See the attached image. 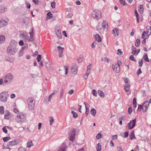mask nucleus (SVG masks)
Returning a JSON list of instances; mask_svg holds the SVG:
<instances>
[{
  "mask_svg": "<svg viewBox=\"0 0 151 151\" xmlns=\"http://www.w3.org/2000/svg\"><path fill=\"white\" fill-rule=\"evenodd\" d=\"M15 120L18 123L21 124L26 120L25 116L23 113L20 112L16 116Z\"/></svg>",
  "mask_w": 151,
  "mask_h": 151,
  "instance_id": "1",
  "label": "nucleus"
},
{
  "mask_svg": "<svg viewBox=\"0 0 151 151\" xmlns=\"http://www.w3.org/2000/svg\"><path fill=\"white\" fill-rule=\"evenodd\" d=\"M3 78L4 80L5 83H11L14 79V76L12 73H8L6 74Z\"/></svg>",
  "mask_w": 151,
  "mask_h": 151,
  "instance_id": "2",
  "label": "nucleus"
},
{
  "mask_svg": "<svg viewBox=\"0 0 151 151\" xmlns=\"http://www.w3.org/2000/svg\"><path fill=\"white\" fill-rule=\"evenodd\" d=\"M17 50L16 47L8 46L7 48L6 53L9 55H14L17 53Z\"/></svg>",
  "mask_w": 151,
  "mask_h": 151,
  "instance_id": "3",
  "label": "nucleus"
},
{
  "mask_svg": "<svg viewBox=\"0 0 151 151\" xmlns=\"http://www.w3.org/2000/svg\"><path fill=\"white\" fill-rule=\"evenodd\" d=\"M27 102L29 109L30 110H32L34 107L35 101L32 98L29 97L27 100Z\"/></svg>",
  "mask_w": 151,
  "mask_h": 151,
  "instance_id": "4",
  "label": "nucleus"
},
{
  "mask_svg": "<svg viewBox=\"0 0 151 151\" xmlns=\"http://www.w3.org/2000/svg\"><path fill=\"white\" fill-rule=\"evenodd\" d=\"M8 92L7 91H4L0 94V100L4 102L7 101V98L8 96Z\"/></svg>",
  "mask_w": 151,
  "mask_h": 151,
  "instance_id": "5",
  "label": "nucleus"
},
{
  "mask_svg": "<svg viewBox=\"0 0 151 151\" xmlns=\"http://www.w3.org/2000/svg\"><path fill=\"white\" fill-rule=\"evenodd\" d=\"M91 15L93 18L96 19H100L101 17V11L98 10H94L92 12Z\"/></svg>",
  "mask_w": 151,
  "mask_h": 151,
  "instance_id": "6",
  "label": "nucleus"
},
{
  "mask_svg": "<svg viewBox=\"0 0 151 151\" xmlns=\"http://www.w3.org/2000/svg\"><path fill=\"white\" fill-rule=\"evenodd\" d=\"M20 139H16L12 141L8 142L7 143V145L8 146H9V147L17 145L20 142Z\"/></svg>",
  "mask_w": 151,
  "mask_h": 151,
  "instance_id": "7",
  "label": "nucleus"
},
{
  "mask_svg": "<svg viewBox=\"0 0 151 151\" xmlns=\"http://www.w3.org/2000/svg\"><path fill=\"white\" fill-rule=\"evenodd\" d=\"M76 131L74 129H72L69 134V139L71 141L73 142L75 138Z\"/></svg>",
  "mask_w": 151,
  "mask_h": 151,
  "instance_id": "8",
  "label": "nucleus"
},
{
  "mask_svg": "<svg viewBox=\"0 0 151 151\" xmlns=\"http://www.w3.org/2000/svg\"><path fill=\"white\" fill-rule=\"evenodd\" d=\"M136 119L132 120L130 121L128 123L127 127L129 129H132L135 126L136 122Z\"/></svg>",
  "mask_w": 151,
  "mask_h": 151,
  "instance_id": "9",
  "label": "nucleus"
},
{
  "mask_svg": "<svg viewBox=\"0 0 151 151\" xmlns=\"http://www.w3.org/2000/svg\"><path fill=\"white\" fill-rule=\"evenodd\" d=\"M112 67L113 70H115L116 73H118L120 71V64L117 65L116 64L112 65Z\"/></svg>",
  "mask_w": 151,
  "mask_h": 151,
  "instance_id": "10",
  "label": "nucleus"
},
{
  "mask_svg": "<svg viewBox=\"0 0 151 151\" xmlns=\"http://www.w3.org/2000/svg\"><path fill=\"white\" fill-rule=\"evenodd\" d=\"M149 104L147 101H146L143 104L142 107V111L143 112H145L146 111L149 106Z\"/></svg>",
  "mask_w": 151,
  "mask_h": 151,
  "instance_id": "11",
  "label": "nucleus"
},
{
  "mask_svg": "<svg viewBox=\"0 0 151 151\" xmlns=\"http://www.w3.org/2000/svg\"><path fill=\"white\" fill-rule=\"evenodd\" d=\"M58 52L59 54V57H61L63 56V53L64 48L61 47L60 46H58L57 47Z\"/></svg>",
  "mask_w": 151,
  "mask_h": 151,
  "instance_id": "12",
  "label": "nucleus"
},
{
  "mask_svg": "<svg viewBox=\"0 0 151 151\" xmlns=\"http://www.w3.org/2000/svg\"><path fill=\"white\" fill-rule=\"evenodd\" d=\"M31 31L29 33L30 35V37L28 38L27 37V40H28L29 41H32L33 40H34V30L33 28H32L31 29Z\"/></svg>",
  "mask_w": 151,
  "mask_h": 151,
  "instance_id": "13",
  "label": "nucleus"
},
{
  "mask_svg": "<svg viewBox=\"0 0 151 151\" xmlns=\"http://www.w3.org/2000/svg\"><path fill=\"white\" fill-rule=\"evenodd\" d=\"M67 146L65 143H63L60 147L58 149V151H65Z\"/></svg>",
  "mask_w": 151,
  "mask_h": 151,
  "instance_id": "14",
  "label": "nucleus"
},
{
  "mask_svg": "<svg viewBox=\"0 0 151 151\" xmlns=\"http://www.w3.org/2000/svg\"><path fill=\"white\" fill-rule=\"evenodd\" d=\"M97 30L100 33H103L104 31H105V29L103 28L101 24H99L97 27Z\"/></svg>",
  "mask_w": 151,
  "mask_h": 151,
  "instance_id": "15",
  "label": "nucleus"
},
{
  "mask_svg": "<svg viewBox=\"0 0 151 151\" xmlns=\"http://www.w3.org/2000/svg\"><path fill=\"white\" fill-rule=\"evenodd\" d=\"M60 30V28L57 27L55 29V32L58 38L61 39V34Z\"/></svg>",
  "mask_w": 151,
  "mask_h": 151,
  "instance_id": "16",
  "label": "nucleus"
},
{
  "mask_svg": "<svg viewBox=\"0 0 151 151\" xmlns=\"http://www.w3.org/2000/svg\"><path fill=\"white\" fill-rule=\"evenodd\" d=\"M28 36V34L25 32H22L19 35L20 37H23L25 40H27Z\"/></svg>",
  "mask_w": 151,
  "mask_h": 151,
  "instance_id": "17",
  "label": "nucleus"
},
{
  "mask_svg": "<svg viewBox=\"0 0 151 151\" xmlns=\"http://www.w3.org/2000/svg\"><path fill=\"white\" fill-rule=\"evenodd\" d=\"M45 66L48 72H51L52 70V66L49 62H47L46 63Z\"/></svg>",
  "mask_w": 151,
  "mask_h": 151,
  "instance_id": "18",
  "label": "nucleus"
},
{
  "mask_svg": "<svg viewBox=\"0 0 151 151\" xmlns=\"http://www.w3.org/2000/svg\"><path fill=\"white\" fill-rule=\"evenodd\" d=\"M12 116L9 111L8 110H6L4 114V118L6 119H9Z\"/></svg>",
  "mask_w": 151,
  "mask_h": 151,
  "instance_id": "19",
  "label": "nucleus"
},
{
  "mask_svg": "<svg viewBox=\"0 0 151 151\" xmlns=\"http://www.w3.org/2000/svg\"><path fill=\"white\" fill-rule=\"evenodd\" d=\"M105 29V31H106L108 28V24L107 22L103 21L101 25Z\"/></svg>",
  "mask_w": 151,
  "mask_h": 151,
  "instance_id": "20",
  "label": "nucleus"
},
{
  "mask_svg": "<svg viewBox=\"0 0 151 151\" xmlns=\"http://www.w3.org/2000/svg\"><path fill=\"white\" fill-rule=\"evenodd\" d=\"M7 22L4 20H0V28L6 26Z\"/></svg>",
  "mask_w": 151,
  "mask_h": 151,
  "instance_id": "21",
  "label": "nucleus"
},
{
  "mask_svg": "<svg viewBox=\"0 0 151 151\" xmlns=\"http://www.w3.org/2000/svg\"><path fill=\"white\" fill-rule=\"evenodd\" d=\"M17 42L15 40H12L11 41L10 45L9 46L14 47H17Z\"/></svg>",
  "mask_w": 151,
  "mask_h": 151,
  "instance_id": "22",
  "label": "nucleus"
},
{
  "mask_svg": "<svg viewBox=\"0 0 151 151\" xmlns=\"http://www.w3.org/2000/svg\"><path fill=\"white\" fill-rule=\"evenodd\" d=\"M113 34L114 36L117 37L119 35V30L116 28H114L113 30Z\"/></svg>",
  "mask_w": 151,
  "mask_h": 151,
  "instance_id": "23",
  "label": "nucleus"
},
{
  "mask_svg": "<svg viewBox=\"0 0 151 151\" xmlns=\"http://www.w3.org/2000/svg\"><path fill=\"white\" fill-rule=\"evenodd\" d=\"M5 40V38L4 35H1L0 36V45L4 43Z\"/></svg>",
  "mask_w": 151,
  "mask_h": 151,
  "instance_id": "24",
  "label": "nucleus"
},
{
  "mask_svg": "<svg viewBox=\"0 0 151 151\" xmlns=\"http://www.w3.org/2000/svg\"><path fill=\"white\" fill-rule=\"evenodd\" d=\"M130 84L125 85L124 87V89L126 92H127L129 91L130 89Z\"/></svg>",
  "mask_w": 151,
  "mask_h": 151,
  "instance_id": "25",
  "label": "nucleus"
},
{
  "mask_svg": "<svg viewBox=\"0 0 151 151\" xmlns=\"http://www.w3.org/2000/svg\"><path fill=\"white\" fill-rule=\"evenodd\" d=\"M33 145L34 144L31 140H29L27 143V147L28 148H30L31 146H33Z\"/></svg>",
  "mask_w": 151,
  "mask_h": 151,
  "instance_id": "26",
  "label": "nucleus"
},
{
  "mask_svg": "<svg viewBox=\"0 0 151 151\" xmlns=\"http://www.w3.org/2000/svg\"><path fill=\"white\" fill-rule=\"evenodd\" d=\"M6 8L2 6H0V13H2L6 10Z\"/></svg>",
  "mask_w": 151,
  "mask_h": 151,
  "instance_id": "27",
  "label": "nucleus"
},
{
  "mask_svg": "<svg viewBox=\"0 0 151 151\" xmlns=\"http://www.w3.org/2000/svg\"><path fill=\"white\" fill-rule=\"evenodd\" d=\"M95 37L96 40H97L98 42H100L101 41V39L99 34H96Z\"/></svg>",
  "mask_w": 151,
  "mask_h": 151,
  "instance_id": "28",
  "label": "nucleus"
},
{
  "mask_svg": "<svg viewBox=\"0 0 151 151\" xmlns=\"http://www.w3.org/2000/svg\"><path fill=\"white\" fill-rule=\"evenodd\" d=\"M84 103L85 105V108H86V109L85 114H86V116H87L88 114L89 113V109L88 108H87V107L86 106V102H84Z\"/></svg>",
  "mask_w": 151,
  "mask_h": 151,
  "instance_id": "29",
  "label": "nucleus"
},
{
  "mask_svg": "<svg viewBox=\"0 0 151 151\" xmlns=\"http://www.w3.org/2000/svg\"><path fill=\"white\" fill-rule=\"evenodd\" d=\"M143 6L142 5H140L139 10V12L140 14H142L144 12Z\"/></svg>",
  "mask_w": 151,
  "mask_h": 151,
  "instance_id": "30",
  "label": "nucleus"
},
{
  "mask_svg": "<svg viewBox=\"0 0 151 151\" xmlns=\"http://www.w3.org/2000/svg\"><path fill=\"white\" fill-rule=\"evenodd\" d=\"M98 93H99V96L101 97H104V93L101 90H99L98 91Z\"/></svg>",
  "mask_w": 151,
  "mask_h": 151,
  "instance_id": "31",
  "label": "nucleus"
},
{
  "mask_svg": "<svg viewBox=\"0 0 151 151\" xmlns=\"http://www.w3.org/2000/svg\"><path fill=\"white\" fill-rule=\"evenodd\" d=\"M101 145L100 143L97 144L96 146V149L97 151H101Z\"/></svg>",
  "mask_w": 151,
  "mask_h": 151,
  "instance_id": "32",
  "label": "nucleus"
},
{
  "mask_svg": "<svg viewBox=\"0 0 151 151\" xmlns=\"http://www.w3.org/2000/svg\"><path fill=\"white\" fill-rule=\"evenodd\" d=\"M49 120L50 121V125H52L54 122V119L52 116H50L49 118Z\"/></svg>",
  "mask_w": 151,
  "mask_h": 151,
  "instance_id": "33",
  "label": "nucleus"
},
{
  "mask_svg": "<svg viewBox=\"0 0 151 151\" xmlns=\"http://www.w3.org/2000/svg\"><path fill=\"white\" fill-rule=\"evenodd\" d=\"M129 137L130 139L131 140H132L133 139H135V138L133 132H132L130 134Z\"/></svg>",
  "mask_w": 151,
  "mask_h": 151,
  "instance_id": "34",
  "label": "nucleus"
},
{
  "mask_svg": "<svg viewBox=\"0 0 151 151\" xmlns=\"http://www.w3.org/2000/svg\"><path fill=\"white\" fill-rule=\"evenodd\" d=\"M91 113L93 116H95L96 114V111L94 109H92L91 111Z\"/></svg>",
  "mask_w": 151,
  "mask_h": 151,
  "instance_id": "35",
  "label": "nucleus"
},
{
  "mask_svg": "<svg viewBox=\"0 0 151 151\" xmlns=\"http://www.w3.org/2000/svg\"><path fill=\"white\" fill-rule=\"evenodd\" d=\"M143 58L145 61L149 62V60L148 58V56L147 54L145 53L144 54Z\"/></svg>",
  "mask_w": 151,
  "mask_h": 151,
  "instance_id": "36",
  "label": "nucleus"
},
{
  "mask_svg": "<svg viewBox=\"0 0 151 151\" xmlns=\"http://www.w3.org/2000/svg\"><path fill=\"white\" fill-rule=\"evenodd\" d=\"M133 107L136 108L137 106L136 99L135 98H134L133 99Z\"/></svg>",
  "mask_w": 151,
  "mask_h": 151,
  "instance_id": "37",
  "label": "nucleus"
},
{
  "mask_svg": "<svg viewBox=\"0 0 151 151\" xmlns=\"http://www.w3.org/2000/svg\"><path fill=\"white\" fill-rule=\"evenodd\" d=\"M71 113L73 114V116L74 118H75L78 117V115L77 113L74 112L73 111H72Z\"/></svg>",
  "mask_w": 151,
  "mask_h": 151,
  "instance_id": "38",
  "label": "nucleus"
},
{
  "mask_svg": "<svg viewBox=\"0 0 151 151\" xmlns=\"http://www.w3.org/2000/svg\"><path fill=\"white\" fill-rule=\"evenodd\" d=\"M140 44V40L139 39H137L136 40L135 45L136 47H138Z\"/></svg>",
  "mask_w": 151,
  "mask_h": 151,
  "instance_id": "39",
  "label": "nucleus"
},
{
  "mask_svg": "<svg viewBox=\"0 0 151 151\" xmlns=\"http://www.w3.org/2000/svg\"><path fill=\"white\" fill-rule=\"evenodd\" d=\"M6 83H5L4 82V80L3 78H1L0 79V85H4Z\"/></svg>",
  "mask_w": 151,
  "mask_h": 151,
  "instance_id": "40",
  "label": "nucleus"
},
{
  "mask_svg": "<svg viewBox=\"0 0 151 151\" xmlns=\"http://www.w3.org/2000/svg\"><path fill=\"white\" fill-rule=\"evenodd\" d=\"M47 18L48 19H50L52 17V14L50 12H49L47 14Z\"/></svg>",
  "mask_w": 151,
  "mask_h": 151,
  "instance_id": "41",
  "label": "nucleus"
},
{
  "mask_svg": "<svg viewBox=\"0 0 151 151\" xmlns=\"http://www.w3.org/2000/svg\"><path fill=\"white\" fill-rule=\"evenodd\" d=\"M4 107L3 106L0 107V114H3L4 113Z\"/></svg>",
  "mask_w": 151,
  "mask_h": 151,
  "instance_id": "42",
  "label": "nucleus"
},
{
  "mask_svg": "<svg viewBox=\"0 0 151 151\" xmlns=\"http://www.w3.org/2000/svg\"><path fill=\"white\" fill-rule=\"evenodd\" d=\"M103 137V135L100 133H98L96 136L97 139H99Z\"/></svg>",
  "mask_w": 151,
  "mask_h": 151,
  "instance_id": "43",
  "label": "nucleus"
},
{
  "mask_svg": "<svg viewBox=\"0 0 151 151\" xmlns=\"http://www.w3.org/2000/svg\"><path fill=\"white\" fill-rule=\"evenodd\" d=\"M77 69H75L73 68H71V71L74 74H76L77 72Z\"/></svg>",
  "mask_w": 151,
  "mask_h": 151,
  "instance_id": "44",
  "label": "nucleus"
},
{
  "mask_svg": "<svg viewBox=\"0 0 151 151\" xmlns=\"http://www.w3.org/2000/svg\"><path fill=\"white\" fill-rule=\"evenodd\" d=\"M41 55H38L37 57V60L38 62H39L41 60Z\"/></svg>",
  "mask_w": 151,
  "mask_h": 151,
  "instance_id": "45",
  "label": "nucleus"
},
{
  "mask_svg": "<svg viewBox=\"0 0 151 151\" xmlns=\"http://www.w3.org/2000/svg\"><path fill=\"white\" fill-rule=\"evenodd\" d=\"M10 139V137H6L3 138V141L5 142H6L8 141L9 140V139Z\"/></svg>",
  "mask_w": 151,
  "mask_h": 151,
  "instance_id": "46",
  "label": "nucleus"
},
{
  "mask_svg": "<svg viewBox=\"0 0 151 151\" xmlns=\"http://www.w3.org/2000/svg\"><path fill=\"white\" fill-rule=\"evenodd\" d=\"M129 59L132 61L134 62L136 61V60L134 59V56L132 55H131L129 57Z\"/></svg>",
  "mask_w": 151,
  "mask_h": 151,
  "instance_id": "47",
  "label": "nucleus"
},
{
  "mask_svg": "<svg viewBox=\"0 0 151 151\" xmlns=\"http://www.w3.org/2000/svg\"><path fill=\"white\" fill-rule=\"evenodd\" d=\"M92 93L94 96H95L96 97L97 96V93L96 91V90H95L93 89V90Z\"/></svg>",
  "mask_w": 151,
  "mask_h": 151,
  "instance_id": "48",
  "label": "nucleus"
},
{
  "mask_svg": "<svg viewBox=\"0 0 151 151\" xmlns=\"http://www.w3.org/2000/svg\"><path fill=\"white\" fill-rule=\"evenodd\" d=\"M73 68L75 69H77L78 67L75 63H73L72 64V68Z\"/></svg>",
  "mask_w": 151,
  "mask_h": 151,
  "instance_id": "49",
  "label": "nucleus"
},
{
  "mask_svg": "<svg viewBox=\"0 0 151 151\" xmlns=\"http://www.w3.org/2000/svg\"><path fill=\"white\" fill-rule=\"evenodd\" d=\"M139 66L141 67L142 65L143 62L142 60H139L138 61Z\"/></svg>",
  "mask_w": 151,
  "mask_h": 151,
  "instance_id": "50",
  "label": "nucleus"
},
{
  "mask_svg": "<svg viewBox=\"0 0 151 151\" xmlns=\"http://www.w3.org/2000/svg\"><path fill=\"white\" fill-rule=\"evenodd\" d=\"M132 107L131 106H130L129 107L128 109V111L129 114H131L132 112Z\"/></svg>",
  "mask_w": 151,
  "mask_h": 151,
  "instance_id": "51",
  "label": "nucleus"
},
{
  "mask_svg": "<svg viewBox=\"0 0 151 151\" xmlns=\"http://www.w3.org/2000/svg\"><path fill=\"white\" fill-rule=\"evenodd\" d=\"M25 4L27 5V7L28 9H30V4L29 3L28 1H26Z\"/></svg>",
  "mask_w": 151,
  "mask_h": 151,
  "instance_id": "52",
  "label": "nucleus"
},
{
  "mask_svg": "<svg viewBox=\"0 0 151 151\" xmlns=\"http://www.w3.org/2000/svg\"><path fill=\"white\" fill-rule=\"evenodd\" d=\"M55 2H53L51 3V5L52 8L53 9L55 7Z\"/></svg>",
  "mask_w": 151,
  "mask_h": 151,
  "instance_id": "53",
  "label": "nucleus"
},
{
  "mask_svg": "<svg viewBox=\"0 0 151 151\" xmlns=\"http://www.w3.org/2000/svg\"><path fill=\"white\" fill-rule=\"evenodd\" d=\"M23 51L22 50H20L19 52V56L21 57L23 55Z\"/></svg>",
  "mask_w": 151,
  "mask_h": 151,
  "instance_id": "54",
  "label": "nucleus"
},
{
  "mask_svg": "<svg viewBox=\"0 0 151 151\" xmlns=\"http://www.w3.org/2000/svg\"><path fill=\"white\" fill-rule=\"evenodd\" d=\"M9 146H8L7 145V144L6 145H3V146L2 148L3 149H11V148H10L9 147Z\"/></svg>",
  "mask_w": 151,
  "mask_h": 151,
  "instance_id": "55",
  "label": "nucleus"
},
{
  "mask_svg": "<svg viewBox=\"0 0 151 151\" xmlns=\"http://www.w3.org/2000/svg\"><path fill=\"white\" fill-rule=\"evenodd\" d=\"M18 151H26V150L24 148L22 147H20L18 149Z\"/></svg>",
  "mask_w": 151,
  "mask_h": 151,
  "instance_id": "56",
  "label": "nucleus"
},
{
  "mask_svg": "<svg viewBox=\"0 0 151 151\" xmlns=\"http://www.w3.org/2000/svg\"><path fill=\"white\" fill-rule=\"evenodd\" d=\"M117 52L118 53L117 54L118 55H122L123 54L122 52L121 51V50L120 49H118L117 50Z\"/></svg>",
  "mask_w": 151,
  "mask_h": 151,
  "instance_id": "57",
  "label": "nucleus"
},
{
  "mask_svg": "<svg viewBox=\"0 0 151 151\" xmlns=\"http://www.w3.org/2000/svg\"><path fill=\"white\" fill-rule=\"evenodd\" d=\"M64 93H63V89H62L60 91V97L62 98L63 95Z\"/></svg>",
  "mask_w": 151,
  "mask_h": 151,
  "instance_id": "58",
  "label": "nucleus"
},
{
  "mask_svg": "<svg viewBox=\"0 0 151 151\" xmlns=\"http://www.w3.org/2000/svg\"><path fill=\"white\" fill-rule=\"evenodd\" d=\"M64 68H65V75H66L68 73V71L69 70V68L68 67L64 66Z\"/></svg>",
  "mask_w": 151,
  "mask_h": 151,
  "instance_id": "59",
  "label": "nucleus"
},
{
  "mask_svg": "<svg viewBox=\"0 0 151 151\" xmlns=\"http://www.w3.org/2000/svg\"><path fill=\"white\" fill-rule=\"evenodd\" d=\"M120 2L124 6H125L126 4L125 1L124 0H119Z\"/></svg>",
  "mask_w": 151,
  "mask_h": 151,
  "instance_id": "60",
  "label": "nucleus"
},
{
  "mask_svg": "<svg viewBox=\"0 0 151 151\" xmlns=\"http://www.w3.org/2000/svg\"><path fill=\"white\" fill-rule=\"evenodd\" d=\"M146 34V32L145 31H144V32H143V33H142V38L143 39L145 37V35Z\"/></svg>",
  "mask_w": 151,
  "mask_h": 151,
  "instance_id": "61",
  "label": "nucleus"
},
{
  "mask_svg": "<svg viewBox=\"0 0 151 151\" xmlns=\"http://www.w3.org/2000/svg\"><path fill=\"white\" fill-rule=\"evenodd\" d=\"M118 136L117 135H115L112 136V138L114 140L115 139H117Z\"/></svg>",
  "mask_w": 151,
  "mask_h": 151,
  "instance_id": "62",
  "label": "nucleus"
},
{
  "mask_svg": "<svg viewBox=\"0 0 151 151\" xmlns=\"http://www.w3.org/2000/svg\"><path fill=\"white\" fill-rule=\"evenodd\" d=\"M124 83H125V85H127V84H130L129 83V81L127 78H126L124 81Z\"/></svg>",
  "mask_w": 151,
  "mask_h": 151,
  "instance_id": "63",
  "label": "nucleus"
},
{
  "mask_svg": "<svg viewBox=\"0 0 151 151\" xmlns=\"http://www.w3.org/2000/svg\"><path fill=\"white\" fill-rule=\"evenodd\" d=\"M2 130L6 134L7 133V131L6 128V127H4L2 129Z\"/></svg>",
  "mask_w": 151,
  "mask_h": 151,
  "instance_id": "64",
  "label": "nucleus"
}]
</instances>
